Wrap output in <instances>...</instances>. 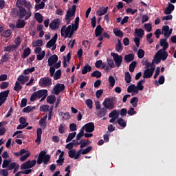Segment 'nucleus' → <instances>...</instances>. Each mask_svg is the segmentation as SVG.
I'll return each mask as SVG.
<instances>
[{"label":"nucleus","instance_id":"obj_60","mask_svg":"<svg viewBox=\"0 0 176 176\" xmlns=\"http://www.w3.org/2000/svg\"><path fill=\"white\" fill-rule=\"evenodd\" d=\"M39 98V96H38V92L37 91H35V92H34L32 95H31V96H30V101H32V102H34V101H35V100H36V98Z\"/></svg>","mask_w":176,"mask_h":176},{"label":"nucleus","instance_id":"obj_8","mask_svg":"<svg viewBox=\"0 0 176 176\" xmlns=\"http://www.w3.org/2000/svg\"><path fill=\"white\" fill-rule=\"evenodd\" d=\"M64 90H65V85H64V84L57 83L54 87L53 88L54 92L52 93L56 96H58V94H60V93H61L62 91H64Z\"/></svg>","mask_w":176,"mask_h":176},{"label":"nucleus","instance_id":"obj_49","mask_svg":"<svg viewBox=\"0 0 176 176\" xmlns=\"http://www.w3.org/2000/svg\"><path fill=\"white\" fill-rule=\"evenodd\" d=\"M12 163V160H4L3 162L2 167L3 168H6L9 167V165Z\"/></svg>","mask_w":176,"mask_h":176},{"label":"nucleus","instance_id":"obj_58","mask_svg":"<svg viewBox=\"0 0 176 176\" xmlns=\"http://www.w3.org/2000/svg\"><path fill=\"white\" fill-rule=\"evenodd\" d=\"M87 145H90V140H87L85 142H83V140H81V145L80 146L81 149L82 148L87 146Z\"/></svg>","mask_w":176,"mask_h":176},{"label":"nucleus","instance_id":"obj_31","mask_svg":"<svg viewBox=\"0 0 176 176\" xmlns=\"http://www.w3.org/2000/svg\"><path fill=\"white\" fill-rule=\"evenodd\" d=\"M30 54H31V49L30 47L25 48L21 55V58H27Z\"/></svg>","mask_w":176,"mask_h":176},{"label":"nucleus","instance_id":"obj_20","mask_svg":"<svg viewBox=\"0 0 176 176\" xmlns=\"http://www.w3.org/2000/svg\"><path fill=\"white\" fill-rule=\"evenodd\" d=\"M174 9H175V7L171 3H168V6L164 10V13L166 14H171Z\"/></svg>","mask_w":176,"mask_h":176},{"label":"nucleus","instance_id":"obj_38","mask_svg":"<svg viewBox=\"0 0 176 176\" xmlns=\"http://www.w3.org/2000/svg\"><path fill=\"white\" fill-rule=\"evenodd\" d=\"M37 94L38 95V98H42V97L45 96H47V90L46 89H41L37 91Z\"/></svg>","mask_w":176,"mask_h":176},{"label":"nucleus","instance_id":"obj_6","mask_svg":"<svg viewBox=\"0 0 176 176\" xmlns=\"http://www.w3.org/2000/svg\"><path fill=\"white\" fill-rule=\"evenodd\" d=\"M111 57L113 58V61L116 64V67H120L122 65V61H123V56L122 55H119L118 54L111 52Z\"/></svg>","mask_w":176,"mask_h":176},{"label":"nucleus","instance_id":"obj_55","mask_svg":"<svg viewBox=\"0 0 176 176\" xmlns=\"http://www.w3.org/2000/svg\"><path fill=\"white\" fill-rule=\"evenodd\" d=\"M136 67H137V62L136 61H133L131 63H130V65H129V71H130V72H133L135 69Z\"/></svg>","mask_w":176,"mask_h":176},{"label":"nucleus","instance_id":"obj_41","mask_svg":"<svg viewBox=\"0 0 176 176\" xmlns=\"http://www.w3.org/2000/svg\"><path fill=\"white\" fill-rule=\"evenodd\" d=\"M30 155H31V153L28 150H26L25 155H22L20 157V161L21 162H25V160H27V159H28V157H30Z\"/></svg>","mask_w":176,"mask_h":176},{"label":"nucleus","instance_id":"obj_47","mask_svg":"<svg viewBox=\"0 0 176 176\" xmlns=\"http://www.w3.org/2000/svg\"><path fill=\"white\" fill-rule=\"evenodd\" d=\"M54 80H58L61 78V69H58L54 74Z\"/></svg>","mask_w":176,"mask_h":176},{"label":"nucleus","instance_id":"obj_14","mask_svg":"<svg viewBox=\"0 0 176 176\" xmlns=\"http://www.w3.org/2000/svg\"><path fill=\"white\" fill-rule=\"evenodd\" d=\"M72 30L70 34L69 35V38H72V35H74V32H75V31H78V28H79V16H77L75 19L74 23H72Z\"/></svg>","mask_w":176,"mask_h":176},{"label":"nucleus","instance_id":"obj_13","mask_svg":"<svg viewBox=\"0 0 176 176\" xmlns=\"http://www.w3.org/2000/svg\"><path fill=\"white\" fill-rule=\"evenodd\" d=\"M16 45L14 44H11L10 45L4 47V52H8V53H12L13 50H16L20 46V42L16 41L15 42Z\"/></svg>","mask_w":176,"mask_h":176},{"label":"nucleus","instance_id":"obj_59","mask_svg":"<svg viewBox=\"0 0 176 176\" xmlns=\"http://www.w3.org/2000/svg\"><path fill=\"white\" fill-rule=\"evenodd\" d=\"M144 56H145V51H144L142 49H139L138 52V58H144Z\"/></svg>","mask_w":176,"mask_h":176},{"label":"nucleus","instance_id":"obj_26","mask_svg":"<svg viewBox=\"0 0 176 176\" xmlns=\"http://www.w3.org/2000/svg\"><path fill=\"white\" fill-rule=\"evenodd\" d=\"M135 35L138 38H142L144 37V35H145V31H144V30L142 28L135 29Z\"/></svg>","mask_w":176,"mask_h":176},{"label":"nucleus","instance_id":"obj_40","mask_svg":"<svg viewBox=\"0 0 176 176\" xmlns=\"http://www.w3.org/2000/svg\"><path fill=\"white\" fill-rule=\"evenodd\" d=\"M142 64L143 65H145L146 66V68H149V67H155V63H149V61H148L147 59L145 60V58L143 59L142 60Z\"/></svg>","mask_w":176,"mask_h":176},{"label":"nucleus","instance_id":"obj_12","mask_svg":"<svg viewBox=\"0 0 176 176\" xmlns=\"http://www.w3.org/2000/svg\"><path fill=\"white\" fill-rule=\"evenodd\" d=\"M155 66H153L151 68H147L146 70H144L143 74L144 79H149L150 78H152L153 72H155Z\"/></svg>","mask_w":176,"mask_h":176},{"label":"nucleus","instance_id":"obj_30","mask_svg":"<svg viewBox=\"0 0 176 176\" xmlns=\"http://www.w3.org/2000/svg\"><path fill=\"white\" fill-rule=\"evenodd\" d=\"M134 60V54H129L124 56L126 63H131Z\"/></svg>","mask_w":176,"mask_h":176},{"label":"nucleus","instance_id":"obj_63","mask_svg":"<svg viewBox=\"0 0 176 176\" xmlns=\"http://www.w3.org/2000/svg\"><path fill=\"white\" fill-rule=\"evenodd\" d=\"M144 28L147 32H151L152 31V24L151 23H145Z\"/></svg>","mask_w":176,"mask_h":176},{"label":"nucleus","instance_id":"obj_56","mask_svg":"<svg viewBox=\"0 0 176 176\" xmlns=\"http://www.w3.org/2000/svg\"><path fill=\"white\" fill-rule=\"evenodd\" d=\"M162 61V58H160L159 55L156 53L154 57V59L153 60L152 63H155V64H160V63Z\"/></svg>","mask_w":176,"mask_h":176},{"label":"nucleus","instance_id":"obj_3","mask_svg":"<svg viewBox=\"0 0 176 176\" xmlns=\"http://www.w3.org/2000/svg\"><path fill=\"white\" fill-rule=\"evenodd\" d=\"M71 32H72V26L71 25H68L67 27L63 25L60 30L61 36H65V38H69Z\"/></svg>","mask_w":176,"mask_h":176},{"label":"nucleus","instance_id":"obj_36","mask_svg":"<svg viewBox=\"0 0 176 176\" xmlns=\"http://www.w3.org/2000/svg\"><path fill=\"white\" fill-rule=\"evenodd\" d=\"M83 135H85V126H82L80 132L77 134L76 138V141H79V140H80V138L83 137Z\"/></svg>","mask_w":176,"mask_h":176},{"label":"nucleus","instance_id":"obj_4","mask_svg":"<svg viewBox=\"0 0 176 176\" xmlns=\"http://www.w3.org/2000/svg\"><path fill=\"white\" fill-rule=\"evenodd\" d=\"M71 32H72V26L71 25H68L67 27L63 25L60 30L61 36H65V38H69Z\"/></svg>","mask_w":176,"mask_h":176},{"label":"nucleus","instance_id":"obj_53","mask_svg":"<svg viewBox=\"0 0 176 176\" xmlns=\"http://www.w3.org/2000/svg\"><path fill=\"white\" fill-rule=\"evenodd\" d=\"M85 104L89 109H93V100L91 99H87Z\"/></svg>","mask_w":176,"mask_h":176},{"label":"nucleus","instance_id":"obj_27","mask_svg":"<svg viewBox=\"0 0 176 176\" xmlns=\"http://www.w3.org/2000/svg\"><path fill=\"white\" fill-rule=\"evenodd\" d=\"M102 32H104V28H102L101 25H98L95 30V36L98 38V36H101Z\"/></svg>","mask_w":176,"mask_h":176},{"label":"nucleus","instance_id":"obj_23","mask_svg":"<svg viewBox=\"0 0 176 176\" xmlns=\"http://www.w3.org/2000/svg\"><path fill=\"white\" fill-rule=\"evenodd\" d=\"M9 93H10V90L9 89L0 92V100L6 101V100H8Z\"/></svg>","mask_w":176,"mask_h":176},{"label":"nucleus","instance_id":"obj_29","mask_svg":"<svg viewBox=\"0 0 176 176\" xmlns=\"http://www.w3.org/2000/svg\"><path fill=\"white\" fill-rule=\"evenodd\" d=\"M82 75H86L87 72H91V66L89 64H86L81 71Z\"/></svg>","mask_w":176,"mask_h":176},{"label":"nucleus","instance_id":"obj_54","mask_svg":"<svg viewBox=\"0 0 176 176\" xmlns=\"http://www.w3.org/2000/svg\"><path fill=\"white\" fill-rule=\"evenodd\" d=\"M125 82L126 83H130L131 82V75H130V72H125Z\"/></svg>","mask_w":176,"mask_h":176},{"label":"nucleus","instance_id":"obj_45","mask_svg":"<svg viewBox=\"0 0 176 176\" xmlns=\"http://www.w3.org/2000/svg\"><path fill=\"white\" fill-rule=\"evenodd\" d=\"M109 118H114L116 119H118V118H119V111H117L116 109L112 111L109 115Z\"/></svg>","mask_w":176,"mask_h":176},{"label":"nucleus","instance_id":"obj_9","mask_svg":"<svg viewBox=\"0 0 176 176\" xmlns=\"http://www.w3.org/2000/svg\"><path fill=\"white\" fill-rule=\"evenodd\" d=\"M103 106L106 109L112 110L115 108V104H113V99L112 98H106L103 101Z\"/></svg>","mask_w":176,"mask_h":176},{"label":"nucleus","instance_id":"obj_46","mask_svg":"<svg viewBox=\"0 0 176 176\" xmlns=\"http://www.w3.org/2000/svg\"><path fill=\"white\" fill-rule=\"evenodd\" d=\"M102 75V74H101V72H100L98 70H96L93 73L91 74V76L92 78H97L98 79L99 78H101Z\"/></svg>","mask_w":176,"mask_h":176},{"label":"nucleus","instance_id":"obj_61","mask_svg":"<svg viewBox=\"0 0 176 176\" xmlns=\"http://www.w3.org/2000/svg\"><path fill=\"white\" fill-rule=\"evenodd\" d=\"M115 78L113 76H110L109 77V82L110 84L111 87H113L115 86Z\"/></svg>","mask_w":176,"mask_h":176},{"label":"nucleus","instance_id":"obj_57","mask_svg":"<svg viewBox=\"0 0 176 176\" xmlns=\"http://www.w3.org/2000/svg\"><path fill=\"white\" fill-rule=\"evenodd\" d=\"M23 89V87L20 85V82L19 81H16L15 82V86L14 87V90L15 91H20Z\"/></svg>","mask_w":176,"mask_h":176},{"label":"nucleus","instance_id":"obj_35","mask_svg":"<svg viewBox=\"0 0 176 176\" xmlns=\"http://www.w3.org/2000/svg\"><path fill=\"white\" fill-rule=\"evenodd\" d=\"M47 102L48 104H54L56 102V96L50 95L47 97Z\"/></svg>","mask_w":176,"mask_h":176},{"label":"nucleus","instance_id":"obj_37","mask_svg":"<svg viewBox=\"0 0 176 176\" xmlns=\"http://www.w3.org/2000/svg\"><path fill=\"white\" fill-rule=\"evenodd\" d=\"M76 136V132H73V133H70L68 135L67 138L66 139V142H71V141H72L75 137Z\"/></svg>","mask_w":176,"mask_h":176},{"label":"nucleus","instance_id":"obj_17","mask_svg":"<svg viewBox=\"0 0 176 176\" xmlns=\"http://www.w3.org/2000/svg\"><path fill=\"white\" fill-rule=\"evenodd\" d=\"M58 38V36L57 35V33H56L54 36L52 38V39L47 43L46 44L47 49H50L52 46H54V45L56 44V42H57Z\"/></svg>","mask_w":176,"mask_h":176},{"label":"nucleus","instance_id":"obj_39","mask_svg":"<svg viewBox=\"0 0 176 176\" xmlns=\"http://www.w3.org/2000/svg\"><path fill=\"white\" fill-rule=\"evenodd\" d=\"M10 60V55L8 53H6L1 59V63H8Z\"/></svg>","mask_w":176,"mask_h":176},{"label":"nucleus","instance_id":"obj_2","mask_svg":"<svg viewBox=\"0 0 176 176\" xmlns=\"http://www.w3.org/2000/svg\"><path fill=\"white\" fill-rule=\"evenodd\" d=\"M50 161V155H46V151H42L37 159V164H42L43 163L45 165H47Z\"/></svg>","mask_w":176,"mask_h":176},{"label":"nucleus","instance_id":"obj_50","mask_svg":"<svg viewBox=\"0 0 176 176\" xmlns=\"http://www.w3.org/2000/svg\"><path fill=\"white\" fill-rule=\"evenodd\" d=\"M117 123L119 124V126L123 127V129H124V127L127 126V124L124 122V120H123L122 118H118Z\"/></svg>","mask_w":176,"mask_h":176},{"label":"nucleus","instance_id":"obj_28","mask_svg":"<svg viewBox=\"0 0 176 176\" xmlns=\"http://www.w3.org/2000/svg\"><path fill=\"white\" fill-rule=\"evenodd\" d=\"M30 78L28 76H24L23 75H20L18 78L17 80L18 82H20L21 85H24V83H25V82H28Z\"/></svg>","mask_w":176,"mask_h":176},{"label":"nucleus","instance_id":"obj_34","mask_svg":"<svg viewBox=\"0 0 176 176\" xmlns=\"http://www.w3.org/2000/svg\"><path fill=\"white\" fill-rule=\"evenodd\" d=\"M59 116H62V118L65 120H68V119H71V115L69 114V112H60Z\"/></svg>","mask_w":176,"mask_h":176},{"label":"nucleus","instance_id":"obj_52","mask_svg":"<svg viewBox=\"0 0 176 176\" xmlns=\"http://www.w3.org/2000/svg\"><path fill=\"white\" fill-rule=\"evenodd\" d=\"M69 157L71 159H75V156H76V150L72 149L69 150L68 152Z\"/></svg>","mask_w":176,"mask_h":176},{"label":"nucleus","instance_id":"obj_51","mask_svg":"<svg viewBox=\"0 0 176 176\" xmlns=\"http://www.w3.org/2000/svg\"><path fill=\"white\" fill-rule=\"evenodd\" d=\"M113 33L116 36H119V38H123V32L120 30L113 29Z\"/></svg>","mask_w":176,"mask_h":176},{"label":"nucleus","instance_id":"obj_21","mask_svg":"<svg viewBox=\"0 0 176 176\" xmlns=\"http://www.w3.org/2000/svg\"><path fill=\"white\" fill-rule=\"evenodd\" d=\"M47 120V115H45L43 118L40 119L38 121V124L41 127H43V129L45 130L46 129L47 123L46 120Z\"/></svg>","mask_w":176,"mask_h":176},{"label":"nucleus","instance_id":"obj_32","mask_svg":"<svg viewBox=\"0 0 176 176\" xmlns=\"http://www.w3.org/2000/svg\"><path fill=\"white\" fill-rule=\"evenodd\" d=\"M107 108H101L98 111L97 115L98 118H103V116H105V115H107Z\"/></svg>","mask_w":176,"mask_h":176},{"label":"nucleus","instance_id":"obj_19","mask_svg":"<svg viewBox=\"0 0 176 176\" xmlns=\"http://www.w3.org/2000/svg\"><path fill=\"white\" fill-rule=\"evenodd\" d=\"M57 61H58V56H57L56 54L52 55L48 58L47 60L49 67H53V65L56 64Z\"/></svg>","mask_w":176,"mask_h":176},{"label":"nucleus","instance_id":"obj_62","mask_svg":"<svg viewBox=\"0 0 176 176\" xmlns=\"http://www.w3.org/2000/svg\"><path fill=\"white\" fill-rule=\"evenodd\" d=\"M9 87V83L8 82H2L0 85V89L1 90H5V89H8Z\"/></svg>","mask_w":176,"mask_h":176},{"label":"nucleus","instance_id":"obj_15","mask_svg":"<svg viewBox=\"0 0 176 176\" xmlns=\"http://www.w3.org/2000/svg\"><path fill=\"white\" fill-rule=\"evenodd\" d=\"M166 50H160L157 52V56H159L162 61H166L168 57V52H166Z\"/></svg>","mask_w":176,"mask_h":176},{"label":"nucleus","instance_id":"obj_16","mask_svg":"<svg viewBox=\"0 0 176 176\" xmlns=\"http://www.w3.org/2000/svg\"><path fill=\"white\" fill-rule=\"evenodd\" d=\"M82 127H84V130H85L86 133H93L94 131V122H88L85 124Z\"/></svg>","mask_w":176,"mask_h":176},{"label":"nucleus","instance_id":"obj_22","mask_svg":"<svg viewBox=\"0 0 176 176\" xmlns=\"http://www.w3.org/2000/svg\"><path fill=\"white\" fill-rule=\"evenodd\" d=\"M162 30V34H164V36H165L166 39H168V38H170V33H169L170 27L168 25H164Z\"/></svg>","mask_w":176,"mask_h":176},{"label":"nucleus","instance_id":"obj_64","mask_svg":"<svg viewBox=\"0 0 176 176\" xmlns=\"http://www.w3.org/2000/svg\"><path fill=\"white\" fill-rule=\"evenodd\" d=\"M45 8V2L42 1L40 4L35 5V9L39 10L41 9H43Z\"/></svg>","mask_w":176,"mask_h":176},{"label":"nucleus","instance_id":"obj_1","mask_svg":"<svg viewBox=\"0 0 176 176\" xmlns=\"http://www.w3.org/2000/svg\"><path fill=\"white\" fill-rule=\"evenodd\" d=\"M16 8H12L11 14L12 17H19V19H24L28 20L32 15L31 9H32V5L31 1L27 0H17L16 3Z\"/></svg>","mask_w":176,"mask_h":176},{"label":"nucleus","instance_id":"obj_43","mask_svg":"<svg viewBox=\"0 0 176 176\" xmlns=\"http://www.w3.org/2000/svg\"><path fill=\"white\" fill-rule=\"evenodd\" d=\"M144 83H145V79H142L138 82L137 87L140 91H142V90H144V85H144Z\"/></svg>","mask_w":176,"mask_h":176},{"label":"nucleus","instance_id":"obj_44","mask_svg":"<svg viewBox=\"0 0 176 176\" xmlns=\"http://www.w3.org/2000/svg\"><path fill=\"white\" fill-rule=\"evenodd\" d=\"M116 52H120L123 50V45H122V41L120 39L118 40V43L116 45Z\"/></svg>","mask_w":176,"mask_h":176},{"label":"nucleus","instance_id":"obj_7","mask_svg":"<svg viewBox=\"0 0 176 176\" xmlns=\"http://www.w3.org/2000/svg\"><path fill=\"white\" fill-rule=\"evenodd\" d=\"M36 164V160H28L26 162L21 165V170H27L28 168H32Z\"/></svg>","mask_w":176,"mask_h":176},{"label":"nucleus","instance_id":"obj_11","mask_svg":"<svg viewBox=\"0 0 176 176\" xmlns=\"http://www.w3.org/2000/svg\"><path fill=\"white\" fill-rule=\"evenodd\" d=\"M76 13V5H73L72 8H69L66 12L65 18L69 20V19L75 16Z\"/></svg>","mask_w":176,"mask_h":176},{"label":"nucleus","instance_id":"obj_10","mask_svg":"<svg viewBox=\"0 0 176 176\" xmlns=\"http://www.w3.org/2000/svg\"><path fill=\"white\" fill-rule=\"evenodd\" d=\"M61 24V20L60 19H55L51 21L50 24V28L56 31L60 28V25Z\"/></svg>","mask_w":176,"mask_h":176},{"label":"nucleus","instance_id":"obj_24","mask_svg":"<svg viewBox=\"0 0 176 176\" xmlns=\"http://www.w3.org/2000/svg\"><path fill=\"white\" fill-rule=\"evenodd\" d=\"M37 138L35 140V142L39 145L41 144V138H42V129L38 128L36 130Z\"/></svg>","mask_w":176,"mask_h":176},{"label":"nucleus","instance_id":"obj_25","mask_svg":"<svg viewBox=\"0 0 176 176\" xmlns=\"http://www.w3.org/2000/svg\"><path fill=\"white\" fill-rule=\"evenodd\" d=\"M160 46L163 47L162 50H167L168 49V43L166 38H162L160 41Z\"/></svg>","mask_w":176,"mask_h":176},{"label":"nucleus","instance_id":"obj_5","mask_svg":"<svg viewBox=\"0 0 176 176\" xmlns=\"http://www.w3.org/2000/svg\"><path fill=\"white\" fill-rule=\"evenodd\" d=\"M52 79L49 77L41 78L38 82L39 86L41 87H49L52 85Z\"/></svg>","mask_w":176,"mask_h":176},{"label":"nucleus","instance_id":"obj_42","mask_svg":"<svg viewBox=\"0 0 176 176\" xmlns=\"http://www.w3.org/2000/svg\"><path fill=\"white\" fill-rule=\"evenodd\" d=\"M34 17H35L36 21H38V23H42L43 21V16L39 12H36L34 14Z\"/></svg>","mask_w":176,"mask_h":176},{"label":"nucleus","instance_id":"obj_18","mask_svg":"<svg viewBox=\"0 0 176 176\" xmlns=\"http://www.w3.org/2000/svg\"><path fill=\"white\" fill-rule=\"evenodd\" d=\"M61 67V60H59L58 63H56L54 67H52L50 68V76L53 77L54 76V72H56V69H58Z\"/></svg>","mask_w":176,"mask_h":176},{"label":"nucleus","instance_id":"obj_48","mask_svg":"<svg viewBox=\"0 0 176 176\" xmlns=\"http://www.w3.org/2000/svg\"><path fill=\"white\" fill-rule=\"evenodd\" d=\"M130 102L132 104V106L133 108H137V105L138 104V97H133L131 99Z\"/></svg>","mask_w":176,"mask_h":176},{"label":"nucleus","instance_id":"obj_33","mask_svg":"<svg viewBox=\"0 0 176 176\" xmlns=\"http://www.w3.org/2000/svg\"><path fill=\"white\" fill-rule=\"evenodd\" d=\"M16 28H24L25 27V21L23 19H19L16 25Z\"/></svg>","mask_w":176,"mask_h":176}]
</instances>
